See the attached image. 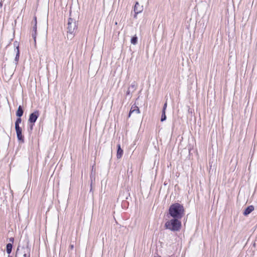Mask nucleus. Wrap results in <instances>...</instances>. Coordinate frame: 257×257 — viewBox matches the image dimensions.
<instances>
[{"label":"nucleus","mask_w":257,"mask_h":257,"mask_svg":"<svg viewBox=\"0 0 257 257\" xmlns=\"http://www.w3.org/2000/svg\"><path fill=\"white\" fill-rule=\"evenodd\" d=\"M16 257H17V256L16 255Z\"/></svg>","instance_id":"obj_26"},{"label":"nucleus","mask_w":257,"mask_h":257,"mask_svg":"<svg viewBox=\"0 0 257 257\" xmlns=\"http://www.w3.org/2000/svg\"><path fill=\"white\" fill-rule=\"evenodd\" d=\"M69 248L70 249L72 250L74 248V245L73 244H71L70 246H69Z\"/></svg>","instance_id":"obj_20"},{"label":"nucleus","mask_w":257,"mask_h":257,"mask_svg":"<svg viewBox=\"0 0 257 257\" xmlns=\"http://www.w3.org/2000/svg\"><path fill=\"white\" fill-rule=\"evenodd\" d=\"M131 43L133 45H136L138 42V37L136 35L133 37L131 40Z\"/></svg>","instance_id":"obj_16"},{"label":"nucleus","mask_w":257,"mask_h":257,"mask_svg":"<svg viewBox=\"0 0 257 257\" xmlns=\"http://www.w3.org/2000/svg\"><path fill=\"white\" fill-rule=\"evenodd\" d=\"M14 44V46H16V50H17L15 61L16 62V64H17L18 61H19V57H20V51H19V46L17 45L16 42H15Z\"/></svg>","instance_id":"obj_10"},{"label":"nucleus","mask_w":257,"mask_h":257,"mask_svg":"<svg viewBox=\"0 0 257 257\" xmlns=\"http://www.w3.org/2000/svg\"><path fill=\"white\" fill-rule=\"evenodd\" d=\"M134 113L136 114H139L140 113L139 108L135 104H133L131 107L128 114V117H130L131 114Z\"/></svg>","instance_id":"obj_9"},{"label":"nucleus","mask_w":257,"mask_h":257,"mask_svg":"<svg viewBox=\"0 0 257 257\" xmlns=\"http://www.w3.org/2000/svg\"><path fill=\"white\" fill-rule=\"evenodd\" d=\"M24 113V110L21 105L18 107V110L16 111V115L18 117H21Z\"/></svg>","instance_id":"obj_12"},{"label":"nucleus","mask_w":257,"mask_h":257,"mask_svg":"<svg viewBox=\"0 0 257 257\" xmlns=\"http://www.w3.org/2000/svg\"><path fill=\"white\" fill-rule=\"evenodd\" d=\"M8 257H12V256H10V255H8Z\"/></svg>","instance_id":"obj_25"},{"label":"nucleus","mask_w":257,"mask_h":257,"mask_svg":"<svg viewBox=\"0 0 257 257\" xmlns=\"http://www.w3.org/2000/svg\"><path fill=\"white\" fill-rule=\"evenodd\" d=\"M12 74H11V76H12L13 74V73H11Z\"/></svg>","instance_id":"obj_24"},{"label":"nucleus","mask_w":257,"mask_h":257,"mask_svg":"<svg viewBox=\"0 0 257 257\" xmlns=\"http://www.w3.org/2000/svg\"><path fill=\"white\" fill-rule=\"evenodd\" d=\"M253 210L254 207L252 205H250L245 208V209L244 210L243 214L244 215L247 216L249 213H250Z\"/></svg>","instance_id":"obj_11"},{"label":"nucleus","mask_w":257,"mask_h":257,"mask_svg":"<svg viewBox=\"0 0 257 257\" xmlns=\"http://www.w3.org/2000/svg\"><path fill=\"white\" fill-rule=\"evenodd\" d=\"M33 125H34V123H32V124H31L30 126V130L32 131L33 128Z\"/></svg>","instance_id":"obj_21"},{"label":"nucleus","mask_w":257,"mask_h":257,"mask_svg":"<svg viewBox=\"0 0 257 257\" xmlns=\"http://www.w3.org/2000/svg\"><path fill=\"white\" fill-rule=\"evenodd\" d=\"M143 6H141L138 2H136L134 7V12L135 13L134 17L136 18L137 15L141 13L143 11Z\"/></svg>","instance_id":"obj_7"},{"label":"nucleus","mask_w":257,"mask_h":257,"mask_svg":"<svg viewBox=\"0 0 257 257\" xmlns=\"http://www.w3.org/2000/svg\"><path fill=\"white\" fill-rule=\"evenodd\" d=\"M117 158L119 159L121 157L123 154V150L121 149L120 145H117Z\"/></svg>","instance_id":"obj_13"},{"label":"nucleus","mask_w":257,"mask_h":257,"mask_svg":"<svg viewBox=\"0 0 257 257\" xmlns=\"http://www.w3.org/2000/svg\"><path fill=\"white\" fill-rule=\"evenodd\" d=\"M10 241H14V238H10Z\"/></svg>","instance_id":"obj_22"},{"label":"nucleus","mask_w":257,"mask_h":257,"mask_svg":"<svg viewBox=\"0 0 257 257\" xmlns=\"http://www.w3.org/2000/svg\"><path fill=\"white\" fill-rule=\"evenodd\" d=\"M167 106V102H166L163 106L162 111H166Z\"/></svg>","instance_id":"obj_19"},{"label":"nucleus","mask_w":257,"mask_h":257,"mask_svg":"<svg viewBox=\"0 0 257 257\" xmlns=\"http://www.w3.org/2000/svg\"><path fill=\"white\" fill-rule=\"evenodd\" d=\"M39 116L38 111H35L30 114L28 121L31 123H34Z\"/></svg>","instance_id":"obj_6"},{"label":"nucleus","mask_w":257,"mask_h":257,"mask_svg":"<svg viewBox=\"0 0 257 257\" xmlns=\"http://www.w3.org/2000/svg\"><path fill=\"white\" fill-rule=\"evenodd\" d=\"M78 17L73 15L71 11L70 12V17L68 20L67 37L72 39L75 35L78 27Z\"/></svg>","instance_id":"obj_1"},{"label":"nucleus","mask_w":257,"mask_h":257,"mask_svg":"<svg viewBox=\"0 0 257 257\" xmlns=\"http://www.w3.org/2000/svg\"><path fill=\"white\" fill-rule=\"evenodd\" d=\"M137 88V84L135 81H134L130 86L128 88L132 90V92H134Z\"/></svg>","instance_id":"obj_14"},{"label":"nucleus","mask_w":257,"mask_h":257,"mask_svg":"<svg viewBox=\"0 0 257 257\" xmlns=\"http://www.w3.org/2000/svg\"><path fill=\"white\" fill-rule=\"evenodd\" d=\"M16 256L18 257H30V248L28 246H18Z\"/></svg>","instance_id":"obj_4"},{"label":"nucleus","mask_w":257,"mask_h":257,"mask_svg":"<svg viewBox=\"0 0 257 257\" xmlns=\"http://www.w3.org/2000/svg\"><path fill=\"white\" fill-rule=\"evenodd\" d=\"M13 248V245L11 243H9L7 244V252L8 254H10L12 252Z\"/></svg>","instance_id":"obj_15"},{"label":"nucleus","mask_w":257,"mask_h":257,"mask_svg":"<svg viewBox=\"0 0 257 257\" xmlns=\"http://www.w3.org/2000/svg\"><path fill=\"white\" fill-rule=\"evenodd\" d=\"M180 219L173 218L166 222L164 227L173 232L179 231L181 228L182 224Z\"/></svg>","instance_id":"obj_3"},{"label":"nucleus","mask_w":257,"mask_h":257,"mask_svg":"<svg viewBox=\"0 0 257 257\" xmlns=\"http://www.w3.org/2000/svg\"><path fill=\"white\" fill-rule=\"evenodd\" d=\"M2 6H3V4H2V3L1 2V3H0V7H2Z\"/></svg>","instance_id":"obj_23"},{"label":"nucleus","mask_w":257,"mask_h":257,"mask_svg":"<svg viewBox=\"0 0 257 257\" xmlns=\"http://www.w3.org/2000/svg\"><path fill=\"white\" fill-rule=\"evenodd\" d=\"M184 212L183 206L178 203L172 204L169 209V213L171 216L179 219H181L183 217Z\"/></svg>","instance_id":"obj_2"},{"label":"nucleus","mask_w":257,"mask_h":257,"mask_svg":"<svg viewBox=\"0 0 257 257\" xmlns=\"http://www.w3.org/2000/svg\"><path fill=\"white\" fill-rule=\"evenodd\" d=\"M166 119V111H162L161 121H164Z\"/></svg>","instance_id":"obj_17"},{"label":"nucleus","mask_w":257,"mask_h":257,"mask_svg":"<svg viewBox=\"0 0 257 257\" xmlns=\"http://www.w3.org/2000/svg\"><path fill=\"white\" fill-rule=\"evenodd\" d=\"M22 121L21 117H18L15 122V129L16 131L17 137L18 140L22 143L24 142V136L22 135V128L20 126L19 124Z\"/></svg>","instance_id":"obj_5"},{"label":"nucleus","mask_w":257,"mask_h":257,"mask_svg":"<svg viewBox=\"0 0 257 257\" xmlns=\"http://www.w3.org/2000/svg\"><path fill=\"white\" fill-rule=\"evenodd\" d=\"M132 93L133 92H132V90L130 88H128L127 90L126 91V96H128L130 97H131V96H132Z\"/></svg>","instance_id":"obj_18"},{"label":"nucleus","mask_w":257,"mask_h":257,"mask_svg":"<svg viewBox=\"0 0 257 257\" xmlns=\"http://www.w3.org/2000/svg\"><path fill=\"white\" fill-rule=\"evenodd\" d=\"M32 23L34 24V26L32 28V37L33 38L35 43H36V32H37V21L36 17H35V20L34 22H32Z\"/></svg>","instance_id":"obj_8"}]
</instances>
